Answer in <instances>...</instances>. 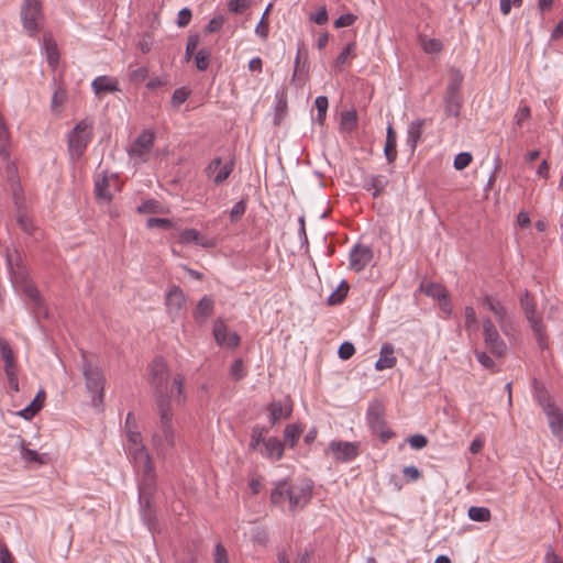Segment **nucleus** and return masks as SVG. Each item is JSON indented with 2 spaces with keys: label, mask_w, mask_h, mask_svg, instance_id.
I'll return each instance as SVG.
<instances>
[{
  "label": "nucleus",
  "mask_w": 563,
  "mask_h": 563,
  "mask_svg": "<svg viewBox=\"0 0 563 563\" xmlns=\"http://www.w3.org/2000/svg\"><path fill=\"white\" fill-rule=\"evenodd\" d=\"M43 47L49 66L56 67L59 60L58 48L49 35L43 36Z\"/></svg>",
  "instance_id": "27"
},
{
  "label": "nucleus",
  "mask_w": 563,
  "mask_h": 563,
  "mask_svg": "<svg viewBox=\"0 0 563 563\" xmlns=\"http://www.w3.org/2000/svg\"><path fill=\"white\" fill-rule=\"evenodd\" d=\"M153 46V37L150 33H145L139 41L137 47L143 53L146 54L152 49Z\"/></svg>",
  "instance_id": "63"
},
{
  "label": "nucleus",
  "mask_w": 563,
  "mask_h": 563,
  "mask_svg": "<svg viewBox=\"0 0 563 563\" xmlns=\"http://www.w3.org/2000/svg\"><path fill=\"white\" fill-rule=\"evenodd\" d=\"M424 120L418 119L412 121L407 131V144L410 147L411 153L416 151L417 144L421 139Z\"/></svg>",
  "instance_id": "19"
},
{
  "label": "nucleus",
  "mask_w": 563,
  "mask_h": 563,
  "mask_svg": "<svg viewBox=\"0 0 563 563\" xmlns=\"http://www.w3.org/2000/svg\"><path fill=\"white\" fill-rule=\"evenodd\" d=\"M246 210V201L244 199L238 201L231 209L230 219L232 222L239 221Z\"/></svg>",
  "instance_id": "54"
},
{
  "label": "nucleus",
  "mask_w": 563,
  "mask_h": 563,
  "mask_svg": "<svg viewBox=\"0 0 563 563\" xmlns=\"http://www.w3.org/2000/svg\"><path fill=\"white\" fill-rule=\"evenodd\" d=\"M0 353L4 361V372L14 371L15 364L13 352L9 343L3 338H0Z\"/></svg>",
  "instance_id": "30"
},
{
  "label": "nucleus",
  "mask_w": 563,
  "mask_h": 563,
  "mask_svg": "<svg viewBox=\"0 0 563 563\" xmlns=\"http://www.w3.org/2000/svg\"><path fill=\"white\" fill-rule=\"evenodd\" d=\"M266 430L264 428H260V427H254L252 429V433H251V444L250 446L252 449H255L261 442L265 441L263 439V434Z\"/></svg>",
  "instance_id": "62"
},
{
  "label": "nucleus",
  "mask_w": 563,
  "mask_h": 563,
  "mask_svg": "<svg viewBox=\"0 0 563 563\" xmlns=\"http://www.w3.org/2000/svg\"><path fill=\"white\" fill-rule=\"evenodd\" d=\"M190 91L186 87L177 88L172 96V104L179 107L188 99Z\"/></svg>",
  "instance_id": "52"
},
{
  "label": "nucleus",
  "mask_w": 563,
  "mask_h": 563,
  "mask_svg": "<svg viewBox=\"0 0 563 563\" xmlns=\"http://www.w3.org/2000/svg\"><path fill=\"white\" fill-rule=\"evenodd\" d=\"M468 517L473 521L486 522L490 520V510L486 507L472 506L468 509Z\"/></svg>",
  "instance_id": "37"
},
{
  "label": "nucleus",
  "mask_w": 563,
  "mask_h": 563,
  "mask_svg": "<svg viewBox=\"0 0 563 563\" xmlns=\"http://www.w3.org/2000/svg\"><path fill=\"white\" fill-rule=\"evenodd\" d=\"M265 446V455L273 460L282 459L284 454V444L280 440L275 437H271L263 441Z\"/></svg>",
  "instance_id": "24"
},
{
  "label": "nucleus",
  "mask_w": 563,
  "mask_h": 563,
  "mask_svg": "<svg viewBox=\"0 0 563 563\" xmlns=\"http://www.w3.org/2000/svg\"><path fill=\"white\" fill-rule=\"evenodd\" d=\"M389 180L384 175H376L369 177L368 181L365 184L364 188L367 191H371L373 197H378L388 185Z\"/></svg>",
  "instance_id": "26"
},
{
  "label": "nucleus",
  "mask_w": 563,
  "mask_h": 563,
  "mask_svg": "<svg viewBox=\"0 0 563 563\" xmlns=\"http://www.w3.org/2000/svg\"><path fill=\"white\" fill-rule=\"evenodd\" d=\"M230 374L234 378V380H240L244 377L245 372L241 358H238L233 362L230 368Z\"/></svg>",
  "instance_id": "57"
},
{
  "label": "nucleus",
  "mask_w": 563,
  "mask_h": 563,
  "mask_svg": "<svg viewBox=\"0 0 563 563\" xmlns=\"http://www.w3.org/2000/svg\"><path fill=\"white\" fill-rule=\"evenodd\" d=\"M109 179L107 175L98 176L95 180V194L98 199L110 201L112 194L108 190Z\"/></svg>",
  "instance_id": "28"
},
{
  "label": "nucleus",
  "mask_w": 563,
  "mask_h": 563,
  "mask_svg": "<svg viewBox=\"0 0 563 563\" xmlns=\"http://www.w3.org/2000/svg\"><path fill=\"white\" fill-rule=\"evenodd\" d=\"M519 301L539 347L541 350L547 349L548 338L545 333V327L542 322V318L537 312V303L533 297L528 290H525L523 294L520 296Z\"/></svg>",
  "instance_id": "6"
},
{
  "label": "nucleus",
  "mask_w": 563,
  "mask_h": 563,
  "mask_svg": "<svg viewBox=\"0 0 563 563\" xmlns=\"http://www.w3.org/2000/svg\"><path fill=\"white\" fill-rule=\"evenodd\" d=\"M211 52L207 48H201L196 53L195 63L198 70L203 71L209 67Z\"/></svg>",
  "instance_id": "42"
},
{
  "label": "nucleus",
  "mask_w": 563,
  "mask_h": 563,
  "mask_svg": "<svg viewBox=\"0 0 563 563\" xmlns=\"http://www.w3.org/2000/svg\"><path fill=\"white\" fill-rule=\"evenodd\" d=\"M444 103L446 115L455 118L460 115L462 104L460 95L445 93Z\"/></svg>",
  "instance_id": "29"
},
{
  "label": "nucleus",
  "mask_w": 563,
  "mask_h": 563,
  "mask_svg": "<svg viewBox=\"0 0 563 563\" xmlns=\"http://www.w3.org/2000/svg\"><path fill=\"white\" fill-rule=\"evenodd\" d=\"M146 227L148 229L159 228L168 230L173 228V222L166 218H148L146 221Z\"/></svg>",
  "instance_id": "51"
},
{
  "label": "nucleus",
  "mask_w": 563,
  "mask_h": 563,
  "mask_svg": "<svg viewBox=\"0 0 563 563\" xmlns=\"http://www.w3.org/2000/svg\"><path fill=\"white\" fill-rule=\"evenodd\" d=\"M355 353V347L351 342H343L338 350V355L341 360H349Z\"/></svg>",
  "instance_id": "56"
},
{
  "label": "nucleus",
  "mask_w": 563,
  "mask_h": 563,
  "mask_svg": "<svg viewBox=\"0 0 563 563\" xmlns=\"http://www.w3.org/2000/svg\"><path fill=\"white\" fill-rule=\"evenodd\" d=\"M276 99H277V103H276V113H275V124H279L280 123V120L282 118L284 117V114L286 113V109H287V99H286V96L285 93H277L276 95Z\"/></svg>",
  "instance_id": "48"
},
{
  "label": "nucleus",
  "mask_w": 563,
  "mask_h": 563,
  "mask_svg": "<svg viewBox=\"0 0 563 563\" xmlns=\"http://www.w3.org/2000/svg\"><path fill=\"white\" fill-rule=\"evenodd\" d=\"M25 296L32 300L37 307L41 306L42 301H41V296H40V291L37 290V288L32 285V284H26L24 286V289H23Z\"/></svg>",
  "instance_id": "55"
},
{
  "label": "nucleus",
  "mask_w": 563,
  "mask_h": 563,
  "mask_svg": "<svg viewBox=\"0 0 563 563\" xmlns=\"http://www.w3.org/2000/svg\"><path fill=\"white\" fill-rule=\"evenodd\" d=\"M179 242L184 244L195 243L203 247L212 246V243H202L200 233L196 229H186L180 233Z\"/></svg>",
  "instance_id": "32"
},
{
  "label": "nucleus",
  "mask_w": 563,
  "mask_h": 563,
  "mask_svg": "<svg viewBox=\"0 0 563 563\" xmlns=\"http://www.w3.org/2000/svg\"><path fill=\"white\" fill-rule=\"evenodd\" d=\"M191 10L188 9V8H183L179 12H178V18H177V25L179 27H185L187 26L190 21H191Z\"/></svg>",
  "instance_id": "64"
},
{
  "label": "nucleus",
  "mask_w": 563,
  "mask_h": 563,
  "mask_svg": "<svg viewBox=\"0 0 563 563\" xmlns=\"http://www.w3.org/2000/svg\"><path fill=\"white\" fill-rule=\"evenodd\" d=\"M271 408V415H269V421L274 426L277 421H279L282 418H289L292 412V406L286 405L283 406L280 401H273L269 406Z\"/></svg>",
  "instance_id": "25"
},
{
  "label": "nucleus",
  "mask_w": 563,
  "mask_h": 563,
  "mask_svg": "<svg viewBox=\"0 0 563 563\" xmlns=\"http://www.w3.org/2000/svg\"><path fill=\"white\" fill-rule=\"evenodd\" d=\"M475 357L478 361V363L485 367L486 369H489L492 372L496 371V364L494 360L484 351H474Z\"/></svg>",
  "instance_id": "47"
},
{
  "label": "nucleus",
  "mask_w": 563,
  "mask_h": 563,
  "mask_svg": "<svg viewBox=\"0 0 563 563\" xmlns=\"http://www.w3.org/2000/svg\"><path fill=\"white\" fill-rule=\"evenodd\" d=\"M155 141L154 133L144 130L137 139L131 144L129 154L131 157H139L145 161L146 155L150 153Z\"/></svg>",
  "instance_id": "13"
},
{
  "label": "nucleus",
  "mask_w": 563,
  "mask_h": 563,
  "mask_svg": "<svg viewBox=\"0 0 563 563\" xmlns=\"http://www.w3.org/2000/svg\"><path fill=\"white\" fill-rule=\"evenodd\" d=\"M379 358L375 363L376 371H384L387 368H393L397 358L394 355V345L390 343H384L380 347Z\"/></svg>",
  "instance_id": "16"
},
{
  "label": "nucleus",
  "mask_w": 563,
  "mask_h": 563,
  "mask_svg": "<svg viewBox=\"0 0 563 563\" xmlns=\"http://www.w3.org/2000/svg\"><path fill=\"white\" fill-rule=\"evenodd\" d=\"M272 5H273V4H272V3H269V4L266 7V9H265V11H264V13H263V15H262V19H261V21L258 22V24H257V26H256V29H255L256 34H257L258 36H261L263 40H266V38H267V36H268V32H269V24H268V22H267V20H266V16H267V14H268V12H269V10H271Z\"/></svg>",
  "instance_id": "45"
},
{
  "label": "nucleus",
  "mask_w": 563,
  "mask_h": 563,
  "mask_svg": "<svg viewBox=\"0 0 563 563\" xmlns=\"http://www.w3.org/2000/svg\"><path fill=\"white\" fill-rule=\"evenodd\" d=\"M129 453L135 467L142 473L139 482V504L144 523L151 531L155 530L157 519L153 508V499L156 493V475L151 456L143 444L130 445Z\"/></svg>",
  "instance_id": "1"
},
{
  "label": "nucleus",
  "mask_w": 563,
  "mask_h": 563,
  "mask_svg": "<svg viewBox=\"0 0 563 563\" xmlns=\"http://www.w3.org/2000/svg\"><path fill=\"white\" fill-rule=\"evenodd\" d=\"M463 78V74L459 69H451L450 81L446 87V93L460 95Z\"/></svg>",
  "instance_id": "35"
},
{
  "label": "nucleus",
  "mask_w": 563,
  "mask_h": 563,
  "mask_svg": "<svg viewBox=\"0 0 563 563\" xmlns=\"http://www.w3.org/2000/svg\"><path fill=\"white\" fill-rule=\"evenodd\" d=\"M185 301V294L179 287L174 286L168 291L166 297V305L169 311L178 312L183 308Z\"/></svg>",
  "instance_id": "23"
},
{
  "label": "nucleus",
  "mask_w": 563,
  "mask_h": 563,
  "mask_svg": "<svg viewBox=\"0 0 563 563\" xmlns=\"http://www.w3.org/2000/svg\"><path fill=\"white\" fill-rule=\"evenodd\" d=\"M46 394L43 389L38 390L35 398L31 401V404L19 411V416L30 420L32 419L43 407Z\"/></svg>",
  "instance_id": "22"
},
{
  "label": "nucleus",
  "mask_w": 563,
  "mask_h": 563,
  "mask_svg": "<svg viewBox=\"0 0 563 563\" xmlns=\"http://www.w3.org/2000/svg\"><path fill=\"white\" fill-rule=\"evenodd\" d=\"M552 434L563 441V412L556 408H549L545 413Z\"/></svg>",
  "instance_id": "17"
},
{
  "label": "nucleus",
  "mask_w": 563,
  "mask_h": 563,
  "mask_svg": "<svg viewBox=\"0 0 563 563\" xmlns=\"http://www.w3.org/2000/svg\"><path fill=\"white\" fill-rule=\"evenodd\" d=\"M87 391L91 394V401L95 407H99L104 400V376L101 368L91 361L86 354H82L80 364Z\"/></svg>",
  "instance_id": "5"
},
{
  "label": "nucleus",
  "mask_w": 563,
  "mask_h": 563,
  "mask_svg": "<svg viewBox=\"0 0 563 563\" xmlns=\"http://www.w3.org/2000/svg\"><path fill=\"white\" fill-rule=\"evenodd\" d=\"M329 450L339 462H347L358 455L357 444L352 442L332 441L329 443Z\"/></svg>",
  "instance_id": "15"
},
{
  "label": "nucleus",
  "mask_w": 563,
  "mask_h": 563,
  "mask_svg": "<svg viewBox=\"0 0 563 563\" xmlns=\"http://www.w3.org/2000/svg\"><path fill=\"white\" fill-rule=\"evenodd\" d=\"M150 376V384L154 389L155 405L172 401L178 406L185 404V377L183 374H176L173 378L172 385L168 386V366L162 356H156L153 360Z\"/></svg>",
  "instance_id": "2"
},
{
  "label": "nucleus",
  "mask_w": 563,
  "mask_h": 563,
  "mask_svg": "<svg viewBox=\"0 0 563 563\" xmlns=\"http://www.w3.org/2000/svg\"><path fill=\"white\" fill-rule=\"evenodd\" d=\"M228 327L222 319H217L213 325V336L219 345H224L225 339L228 338Z\"/></svg>",
  "instance_id": "39"
},
{
  "label": "nucleus",
  "mask_w": 563,
  "mask_h": 563,
  "mask_svg": "<svg viewBox=\"0 0 563 563\" xmlns=\"http://www.w3.org/2000/svg\"><path fill=\"white\" fill-rule=\"evenodd\" d=\"M421 46L428 54L438 53L442 49V43L437 38H422Z\"/></svg>",
  "instance_id": "49"
},
{
  "label": "nucleus",
  "mask_w": 563,
  "mask_h": 563,
  "mask_svg": "<svg viewBox=\"0 0 563 563\" xmlns=\"http://www.w3.org/2000/svg\"><path fill=\"white\" fill-rule=\"evenodd\" d=\"M155 406L158 420L152 435V445L158 455L165 456L168 451L175 448L176 444L174 412L172 409V402L157 404Z\"/></svg>",
  "instance_id": "3"
},
{
  "label": "nucleus",
  "mask_w": 563,
  "mask_h": 563,
  "mask_svg": "<svg viewBox=\"0 0 563 563\" xmlns=\"http://www.w3.org/2000/svg\"><path fill=\"white\" fill-rule=\"evenodd\" d=\"M21 457L25 463H29V464L35 463L38 465H43L47 462L46 454H40L35 450H31V449H27L24 446H22V450H21Z\"/></svg>",
  "instance_id": "34"
},
{
  "label": "nucleus",
  "mask_w": 563,
  "mask_h": 563,
  "mask_svg": "<svg viewBox=\"0 0 563 563\" xmlns=\"http://www.w3.org/2000/svg\"><path fill=\"white\" fill-rule=\"evenodd\" d=\"M421 289L427 296L438 299L439 301L443 300V298H446L449 295L445 287L437 283L422 285Z\"/></svg>",
  "instance_id": "33"
},
{
  "label": "nucleus",
  "mask_w": 563,
  "mask_h": 563,
  "mask_svg": "<svg viewBox=\"0 0 563 563\" xmlns=\"http://www.w3.org/2000/svg\"><path fill=\"white\" fill-rule=\"evenodd\" d=\"M314 106L317 108V122L322 125L325 117H327V110L329 107V101L325 96H319L314 100Z\"/></svg>",
  "instance_id": "41"
},
{
  "label": "nucleus",
  "mask_w": 563,
  "mask_h": 563,
  "mask_svg": "<svg viewBox=\"0 0 563 563\" xmlns=\"http://www.w3.org/2000/svg\"><path fill=\"white\" fill-rule=\"evenodd\" d=\"M397 134L391 125H388L386 133V143L384 154L389 164L394 163L397 158Z\"/></svg>",
  "instance_id": "21"
},
{
  "label": "nucleus",
  "mask_w": 563,
  "mask_h": 563,
  "mask_svg": "<svg viewBox=\"0 0 563 563\" xmlns=\"http://www.w3.org/2000/svg\"><path fill=\"white\" fill-rule=\"evenodd\" d=\"M212 312L213 300L208 296H203L197 303V307L194 311V318L197 322L203 323L212 314Z\"/></svg>",
  "instance_id": "18"
},
{
  "label": "nucleus",
  "mask_w": 563,
  "mask_h": 563,
  "mask_svg": "<svg viewBox=\"0 0 563 563\" xmlns=\"http://www.w3.org/2000/svg\"><path fill=\"white\" fill-rule=\"evenodd\" d=\"M349 284L346 280H342L339 287L329 296L328 302L329 305H339L341 303L347 295Z\"/></svg>",
  "instance_id": "36"
},
{
  "label": "nucleus",
  "mask_w": 563,
  "mask_h": 563,
  "mask_svg": "<svg viewBox=\"0 0 563 563\" xmlns=\"http://www.w3.org/2000/svg\"><path fill=\"white\" fill-rule=\"evenodd\" d=\"M136 210H137L139 213H143V214H146V213H162L163 212V206L161 205L159 201H157L155 199H148L146 201H143L137 207Z\"/></svg>",
  "instance_id": "40"
},
{
  "label": "nucleus",
  "mask_w": 563,
  "mask_h": 563,
  "mask_svg": "<svg viewBox=\"0 0 563 563\" xmlns=\"http://www.w3.org/2000/svg\"><path fill=\"white\" fill-rule=\"evenodd\" d=\"M350 268L356 273L363 271L373 260V250L363 244H355L350 251Z\"/></svg>",
  "instance_id": "12"
},
{
  "label": "nucleus",
  "mask_w": 563,
  "mask_h": 563,
  "mask_svg": "<svg viewBox=\"0 0 563 563\" xmlns=\"http://www.w3.org/2000/svg\"><path fill=\"white\" fill-rule=\"evenodd\" d=\"M481 303L483 308L490 311L505 335H509L514 329V314L500 301L497 295L486 294L482 297Z\"/></svg>",
  "instance_id": "8"
},
{
  "label": "nucleus",
  "mask_w": 563,
  "mask_h": 563,
  "mask_svg": "<svg viewBox=\"0 0 563 563\" xmlns=\"http://www.w3.org/2000/svg\"><path fill=\"white\" fill-rule=\"evenodd\" d=\"M148 68L145 66L133 69L129 73V79L133 84H140L148 77Z\"/></svg>",
  "instance_id": "50"
},
{
  "label": "nucleus",
  "mask_w": 563,
  "mask_h": 563,
  "mask_svg": "<svg viewBox=\"0 0 563 563\" xmlns=\"http://www.w3.org/2000/svg\"><path fill=\"white\" fill-rule=\"evenodd\" d=\"M92 90L97 96H101L109 92L118 91L119 88L117 86V81L110 79L107 76H99L97 77L92 84Z\"/></svg>",
  "instance_id": "20"
},
{
  "label": "nucleus",
  "mask_w": 563,
  "mask_h": 563,
  "mask_svg": "<svg viewBox=\"0 0 563 563\" xmlns=\"http://www.w3.org/2000/svg\"><path fill=\"white\" fill-rule=\"evenodd\" d=\"M302 433V428L300 424H288L286 426L284 430V441L286 444H288L290 448H294L300 435Z\"/></svg>",
  "instance_id": "31"
},
{
  "label": "nucleus",
  "mask_w": 563,
  "mask_h": 563,
  "mask_svg": "<svg viewBox=\"0 0 563 563\" xmlns=\"http://www.w3.org/2000/svg\"><path fill=\"white\" fill-rule=\"evenodd\" d=\"M366 418L373 432L378 433L383 442L388 441L394 435L391 431L386 430L385 408L382 402H372L367 409Z\"/></svg>",
  "instance_id": "10"
},
{
  "label": "nucleus",
  "mask_w": 563,
  "mask_h": 563,
  "mask_svg": "<svg viewBox=\"0 0 563 563\" xmlns=\"http://www.w3.org/2000/svg\"><path fill=\"white\" fill-rule=\"evenodd\" d=\"M357 124L356 111H344L341 114V126L346 131H353Z\"/></svg>",
  "instance_id": "43"
},
{
  "label": "nucleus",
  "mask_w": 563,
  "mask_h": 563,
  "mask_svg": "<svg viewBox=\"0 0 563 563\" xmlns=\"http://www.w3.org/2000/svg\"><path fill=\"white\" fill-rule=\"evenodd\" d=\"M93 121L84 119L79 121L68 134V150L71 156L80 158L93 136Z\"/></svg>",
  "instance_id": "7"
},
{
  "label": "nucleus",
  "mask_w": 563,
  "mask_h": 563,
  "mask_svg": "<svg viewBox=\"0 0 563 563\" xmlns=\"http://www.w3.org/2000/svg\"><path fill=\"white\" fill-rule=\"evenodd\" d=\"M233 170V162L222 164L221 157L213 158L206 167V174L208 177L213 179L216 185L222 184L228 179Z\"/></svg>",
  "instance_id": "14"
},
{
  "label": "nucleus",
  "mask_w": 563,
  "mask_h": 563,
  "mask_svg": "<svg viewBox=\"0 0 563 563\" xmlns=\"http://www.w3.org/2000/svg\"><path fill=\"white\" fill-rule=\"evenodd\" d=\"M537 399L539 405L542 407L544 413L549 412V408H556L555 404H553L545 391H539L537 395Z\"/></svg>",
  "instance_id": "60"
},
{
  "label": "nucleus",
  "mask_w": 563,
  "mask_h": 563,
  "mask_svg": "<svg viewBox=\"0 0 563 563\" xmlns=\"http://www.w3.org/2000/svg\"><path fill=\"white\" fill-rule=\"evenodd\" d=\"M472 155L468 152H461L454 158V167L457 170L466 168L472 162Z\"/></svg>",
  "instance_id": "53"
},
{
  "label": "nucleus",
  "mask_w": 563,
  "mask_h": 563,
  "mask_svg": "<svg viewBox=\"0 0 563 563\" xmlns=\"http://www.w3.org/2000/svg\"><path fill=\"white\" fill-rule=\"evenodd\" d=\"M464 317H465V329L468 332L475 331L478 329V320L475 313V310L473 307L467 306L464 309Z\"/></svg>",
  "instance_id": "44"
},
{
  "label": "nucleus",
  "mask_w": 563,
  "mask_h": 563,
  "mask_svg": "<svg viewBox=\"0 0 563 563\" xmlns=\"http://www.w3.org/2000/svg\"><path fill=\"white\" fill-rule=\"evenodd\" d=\"M312 496V486L310 484H292L286 479L275 484L271 493V503L273 505H283L286 500L289 504V510L296 511L303 508Z\"/></svg>",
  "instance_id": "4"
},
{
  "label": "nucleus",
  "mask_w": 563,
  "mask_h": 563,
  "mask_svg": "<svg viewBox=\"0 0 563 563\" xmlns=\"http://www.w3.org/2000/svg\"><path fill=\"white\" fill-rule=\"evenodd\" d=\"M408 442L412 449L421 450L428 444V439L423 434H415L408 439Z\"/></svg>",
  "instance_id": "61"
},
{
  "label": "nucleus",
  "mask_w": 563,
  "mask_h": 563,
  "mask_svg": "<svg viewBox=\"0 0 563 563\" xmlns=\"http://www.w3.org/2000/svg\"><path fill=\"white\" fill-rule=\"evenodd\" d=\"M356 15L352 13L342 14L334 21V27L340 29L351 26L356 21Z\"/></svg>",
  "instance_id": "58"
},
{
  "label": "nucleus",
  "mask_w": 563,
  "mask_h": 563,
  "mask_svg": "<svg viewBox=\"0 0 563 563\" xmlns=\"http://www.w3.org/2000/svg\"><path fill=\"white\" fill-rule=\"evenodd\" d=\"M308 70L309 67L306 60L302 62V65L295 66L291 81L295 82L298 87H302L308 79Z\"/></svg>",
  "instance_id": "38"
},
{
  "label": "nucleus",
  "mask_w": 563,
  "mask_h": 563,
  "mask_svg": "<svg viewBox=\"0 0 563 563\" xmlns=\"http://www.w3.org/2000/svg\"><path fill=\"white\" fill-rule=\"evenodd\" d=\"M22 22L26 32L33 36L40 30V21L42 20V5L38 0H25L22 8Z\"/></svg>",
  "instance_id": "11"
},
{
  "label": "nucleus",
  "mask_w": 563,
  "mask_h": 563,
  "mask_svg": "<svg viewBox=\"0 0 563 563\" xmlns=\"http://www.w3.org/2000/svg\"><path fill=\"white\" fill-rule=\"evenodd\" d=\"M213 563H229L228 552L221 543H217L213 553Z\"/></svg>",
  "instance_id": "59"
},
{
  "label": "nucleus",
  "mask_w": 563,
  "mask_h": 563,
  "mask_svg": "<svg viewBox=\"0 0 563 563\" xmlns=\"http://www.w3.org/2000/svg\"><path fill=\"white\" fill-rule=\"evenodd\" d=\"M483 338L485 345L494 355L500 357L507 353L508 346L489 317L483 319Z\"/></svg>",
  "instance_id": "9"
},
{
  "label": "nucleus",
  "mask_w": 563,
  "mask_h": 563,
  "mask_svg": "<svg viewBox=\"0 0 563 563\" xmlns=\"http://www.w3.org/2000/svg\"><path fill=\"white\" fill-rule=\"evenodd\" d=\"M16 221L21 230H23L27 234H32L34 231V225L32 220L27 217L25 212L22 210H18Z\"/></svg>",
  "instance_id": "46"
}]
</instances>
